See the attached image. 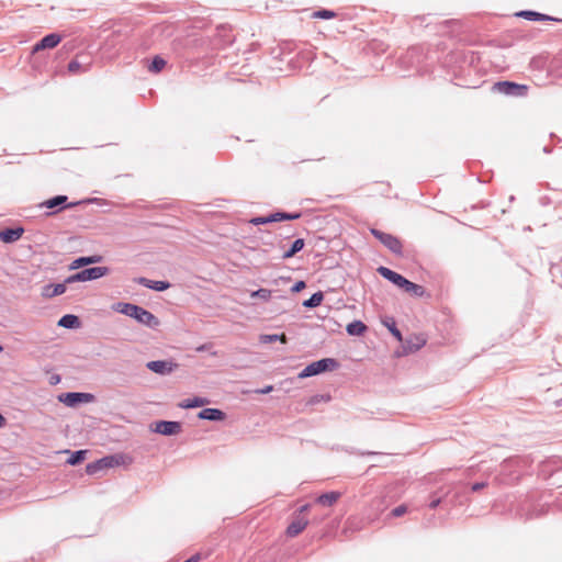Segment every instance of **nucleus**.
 Segmentation results:
<instances>
[{
    "instance_id": "nucleus-27",
    "label": "nucleus",
    "mask_w": 562,
    "mask_h": 562,
    "mask_svg": "<svg viewBox=\"0 0 562 562\" xmlns=\"http://www.w3.org/2000/svg\"><path fill=\"white\" fill-rule=\"evenodd\" d=\"M346 330L350 336H361L367 330V326L361 321H353L347 325Z\"/></svg>"
},
{
    "instance_id": "nucleus-3",
    "label": "nucleus",
    "mask_w": 562,
    "mask_h": 562,
    "mask_svg": "<svg viewBox=\"0 0 562 562\" xmlns=\"http://www.w3.org/2000/svg\"><path fill=\"white\" fill-rule=\"evenodd\" d=\"M371 234L379 239L390 251L395 255L403 254L402 241L394 235L381 232L376 228L371 229Z\"/></svg>"
},
{
    "instance_id": "nucleus-20",
    "label": "nucleus",
    "mask_w": 562,
    "mask_h": 562,
    "mask_svg": "<svg viewBox=\"0 0 562 562\" xmlns=\"http://www.w3.org/2000/svg\"><path fill=\"white\" fill-rule=\"evenodd\" d=\"M341 497V493L340 492H337V491H333V492H328V493H324L322 495H319L317 498H316V503L322 505V506H326V507H330L333 506L339 498Z\"/></svg>"
},
{
    "instance_id": "nucleus-18",
    "label": "nucleus",
    "mask_w": 562,
    "mask_h": 562,
    "mask_svg": "<svg viewBox=\"0 0 562 562\" xmlns=\"http://www.w3.org/2000/svg\"><path fill=\"white\" fill-rule=\"evenodd\" d=\"M198 417L200 419L220 422V420H224L226 415L223 411H221L218 408H204L198 414Z\"/></svg>"
},
{
    "instance_id": "nucleus-41",
    "label": "nucleus",
    "mask_w": 562,
    "mask_h": 562,
    "mask_svg": "<svg viewBox=\"0 0 562 562\" xmlns=\"http://www.w3.org/2000/svg\"><path fill=\"white\" fill-rule=\"evenodd\" d=\"M216 31L220 33V32H233V27L232 25H228V24H218L216 26Z\"/></svg>"
},
{
    "instance_id": "nucleus-34",
    "label": "nucleus",
    "mask_w": 562,
    "mask_h": 562,
    "mask_svg": "<svg viewBox=\"0 0 562 562\" xmlns=\"http://www.w3.org/2000/svg\"><path fill=\"white\" fill-rule=\"evenodd\" d=\"M272 293H273L272 290L261 288V289H258L256 291H252L250 293V296L252 299L258 297V299L267 302V301H269L272 297Z\"/></svg>"
},
{
    "instance_id": "nucleus-2",
    "label": "nucleus",
    "mask_w": 562,
    "mask_h": 562,
    "mask_svg": "<svg viewBox=\"0 0 562 562\" xmlns=\"http://www.w3.org/2000/svg\"><path fill=\"white\" fill-rule=\"evenodd\" d=\"M110 273V269L108 267H92L83 269L75 274L69 276L66 279V283H75V282H86L91 280H97Z\"/></svg>"
},
{
    "instance_id": "nucleus-28",
    "label": "nucleus",
    "mask_w": 562,
    "mask_h": 562,
    "mask_svg": "<svg viewBox=\"0 0 562 562\" xmlns=\"http://www.w3.org/2000/svg\"><path fill=\"white\" fill-rule=\"evenodd\" d=\"M402 289L416 297H420L425 294V289L422 285L411 282L409 280L406 281V284Z\"/></svg>"
},
{
    "instance_id": "nucleus-26",
    "label": "nucleus",
    "mask_w": 562,
    "mask_h": 562,
    "mask_svg": "<svg viewBox=\"0 0 562 562\" xmlns=\"http://www.w3.org/2000/svg\"><path fill=\"white\" fill-rule=\"evenodd\" d=\"M137 305L135 304H132V303H123V302H117L115 304L112 305V310L114 312H117V313H121V314H124L126 316H130L132 317L133 313H134V310L136 308Z\"/></svg>"
},
{
    "instance_id": "nucleus-19",
    "label": "nucleus",
    "mask_w": 562,
    "mask_h": 562,
    "mask_svg": "<svg viewBox=\"0 0 562 562\" xmlns=\"http://www.w3.org/2000/svg\"><path fill=\"white\" fill-rule=\"evenodd\" d=\"M67 200H68V198L66 195H56V196L43 202L41 204V206L47 207V209L59 207L61 210L64 207H72V206L77 205V203H70L68 205H65Z\"/></svg>"
},
{
    "instance_id": "nucleus-49",
    "label": "nucleus",
    "mask_w": 562,
    "mask_h": 562,
    "mask_svg": "<svg viewBox=\"0 0 562 562\" xmlns=\"http://www.w3.org/2000/svg\"><path fill=\"white\" fill-rule=\"evenodd\" d=\"M2 350H3V347L0 345V351H2Z\"/></svg>"
},
{
    "instance_id": "nucleus-30",
    "label": "nucleus",
    "mask_w": 562,
    "mask_h": 562,
    "mask_svg": "<svg viewBox=\"0 0 562 562\" xmlns=\"http://www.w3.org/2000/svg\"><path fill=\"white\" fill-rule=\"evenodd\" d=\"M323 300H324V294H323V292L318 291V292L314 293L308 300H305L303 302V306L307 307V308H314V307L321 305Z\"/></svg>"
},
{
    "instance_id": "nucleus-13",
    "label": "nucleus",
    "mask_w": 562,
    "mask_h": 562,
    "mask_svg": "<svg viewBox=\"0 0 562 562\" xmlns=\"http://www.w3.org/2000/svg\"><path fill=\"white\" fill-rule=\"evenodd\" d=\"M494 89L507 95H518L520 94L519 91L526 89V87L510 81H498L494 85Z\"/></svg>"
},
{
    "instance_id": "nucleus-7",
    "label": "nucleus",
    "mask_w": 562,
    "mask_h": 562,
    "mask_svg": "<svg viewBox=\"0 0 562 562\" xmlns=\"http://www.w3.org/2000/svg\"><path fill=\"white\" fill-rule=\"evenodd\" d=\"M120 464L117 456H108L87 465V473L95 474L100 470L114 468Z\"/></svg>"
},
{
    "instance_id": "nucleus-4",
    "label": "nucleus",
    "mask_w": 562,
    "mask_h": 562,
    "mask_svg": "<svg viewBox=\"0 0 562 562\" xmlns=\"http://www.w3.org/2000/svg\"><path fill=\"white\" fill-rule=\"evenodd\" d=\"M301 217V213L276 212L268 216H258L249 221L254 225L269 224L280 221H293Z\"/></svg>"
},
{
    "instance_id": "nucleus-24",
    "label": "nucleus",
    "mask_w": 562,
    "mask_h": 562,
    "mask_svg": "<svg viewBox=\"0 0 562 562\" xmlns=\"http://www.w3.org/2000/svg\"><path fill=\"white\" fill-rule=\"evenodd\" d=\"M209 404V400L205 397L194 396L192 398H187L179 403V407L181 408H194V407H202L204 405Z\"/></svg>"
},
{
    "instance_id": "nucleus-22",
    "label": "nucleus",
    "mask_w": 562,
    "mask_h": 562,
    "mask_svg": "<svg viewBox=\"0 0 562 562\" xmlns=\"http://www.w3.org/2000/svg\"><path fill=\"white\" fill-rule=\"evenodd\" d=\"M426 345V339L423 336H414L405 341L404 348L407 352L418 351Z\"/></svg>"
},
{
    "instance_id": "nucleus-32",
    "label": "nucleus",
    "mask_w": 562,
    "mask_h": 562,
    "mask_svg": "<svg viewBox=\"0 0 562 562\" xmlns=\"http://www.w3.org/2000/svg\"><path fill=\"white\" fill-rule=\"evenodd\" d=\"M277 340H280L282 344H285L286 342V336L284 334H281V335H277V334L267 335V334H263V335L259 336V341L261 344H271V342H274Z\"/></svg>"
},
{
    "instance_id": "nucleus-12",
    "label": "nucleus",
    "mask_w": 562,
    "mask_h": 562,
    "mask_svg": "<svg viewBox=\"0 0 562 562\" xmlns=\"http://www.w3.org/2000/svg\"><path fill=\"white\" fill-rule=\"evenodd\" d=\"M378 272L380 276H382L383 278H385L386 280H389L390 282H392L400 289H402L406 284V281H407L406 278H404L402 274H400L386 267H383V266L379 267Z\"/></svg>"
},
{
    "instance_id": "nucleus-48",
    "label": "nucleus",
    "mask_w": 562,
    "mask_h": 562,
    "mask_svg": "<svg viewBox=\"0 0 562 562\" xmlns=\"http://www.w3.org/2000/svg\"><path fill=\"white\" fill-rule=\"evenodd\" d=\"M47 35L55 36V35H60V34H59V33H57V32H52V33H48Z\"/></svg>"
},
{
    "instance_id": "nucleus-17",
    "label": "nucleus",
    "mask_w": 562,
    "mask_h": 562,
    "mask_svg": "<svg viewBox=\"0 0 562 562\" xmlns=\"http://www.w3.org/2000/svg\"><path fill=\"white\" fill-rule=\"evenodd\" d=\"M66 281L57 284H46L42 289V296L50 299L57 295H61L66 292Z\"/></svg>"
},
{
    "instance_id": "nucleus-25",
    "label": "nucleus",
    "mask_w": 562,
    "mask_h": 562,
    "mask_svg": "<svg viewBox=\"0 0 562 562\" xmlns=\"http://www.w3.org/2000/svg\"><path fill=\"white\" fill-rule=\"evenodd\" d=\"M79 325H80V321H79L78 316L72 315V314L64 315L58 321V326L64 327V328H69V329L77 328V327H79Z\"/></svg>"
},
{
    "instance_id": "nucleus-31",
    "label": "nucleus",
    "mask_w": 562,
    "mask_h": 562,
    "mask_svg": "<svg viewBox=\"0 0 562 562\" xmlns=\"http://www.w3.org/2000/svg\"><path fill=\"white\" fill-rule=\"evenodd\" d=\"M165 66H166V60L160 56H155L147 68H148V71L157 74V72H160Z\"/></svg>"
},
{
    "instance_id": "nucleus-14",
    "label": "nucleus",
    "mask_w": 562,
    "mask_h": 562,
    "mask_svg": "<svg viewBox=\"0 0 562 562\" xmlns=\"http://www.w3.org/2000/svg\"><path fill=\"white\" fill-rule=\"evenodd\" d=\"M308 521L306 518L302 516H296L292 522L286 528V535L289 537H296L300 535L307 526Z\"/></svg>"
},
{
    "instance_id": "nucleus-8",
    "label": "nucleus",
    "mask_w": 562,
    "mask_h": 562,
    "mask_svg": "<svg viewBox=\"0 0 562 562\" xmlns=\"http://www.w3.org/2000/svg\"><path fill=\"white\" fill-rule=\"evenodd\" d=\"M93 395L90 393H80V392H68L64 393L59 396V401L69 407H74L79 403H88L91 402Z\"/></svg>"
},
{
    "instance_id": "nucleus-5",
    "label": "nucleus",
    "mask_w": 562,
    "mask_h": 562,
    "mask_svg": "<svg viewBox=\"0 0 562 562\" xmlns=\"http://www.w3.org/2000/svg\"><path fill=\"white\" fill-rule=\"evenodd\" d=\"M132 318L149 328H156L160 324L159 319L151 312L138 305L134 310Z\"/></svg>"
},
{
    "instance_id": "nucleus-36",
    "label": "nucleus",
    "mask_w": 562,
    "mask_h": 562,
    "mask_svg": "<svg viewBox=\"0 0 562 562\" xmlns=\"http://www.w3.org/2000/svg\"><path fill=\"white\" fill-rule=\"evenodd\" d=\"M408 508L406 505H400L391 512L392 517H401L407 513Z\"/></svg>"
},
{
    "instance_id": "nucleus-47",
    "label": "nucleus",
    "mask_w": 562,
    "mask_h": 562,
    "mask_svg": "<svg viewBox=\"0 0 562 562\" xmlns=\"http://www.w3.org/2000/svg\"><path fill=\"white\" fill-rule=\"evenodd\" d=\"M5 425V418L0 414V428Z\"/></svg>"
},
{
    "instance_id": "nucleus-6",
    "label": "nucleus",
    "mask_w": 562,
    "mask_h": 562,
    "mask_svg": "<svg viewBox=\"0 0 562 562\" xmlns=\"http://www.w3.org/2000/svg\"><path fill=\"white\" fill-rule=\"evenodd\" d=\"M146 368L157 374L167 375L172 373L178 364L171 360H155L147 362Z\"/></svg>"
},
{
    "instance_id": "nucleus-44",
    "label": "nucleus",
    "mask_w": 562,
    "mask_h": 562,
    "mask_svg": "<svg viewBox=\"0 0 562 562\" xmlns=\"http://www.w3.org/2000/svg\"><path fill=\"white\" fill-rule=\"evenodd\" d=\"M310 508H311V505L310 504H305V505L300 507L299 512H300V514H302V513L307 512Z\"/></svg>"
},
{
    "instance_id": "nucleus-11",
    "label": "nucleus",
    "mask_w": 562,
    "mask_h": 562,
    "mask_svg": "<svg viewBox=\"0 0 562 562\" xmlns=\"http://www.w3.org/2000/svg\"><path fill=\"white\" fill-rule=\"evenodd\" d=\"M515 16L522 18L528 21H554V22H561L562 20L553 18L548 14H543L533 10H521L515 13Z\"/></svg>"
},
{
    "instance_id": "nucleus-40",
    "label": "nucleus",
    "mask_w": 562,
    "mask_h": 562,
    "mask_svg": "<svg viewBox=\"0 0 562 562\" xmlns=\"http://www.w3.org/2000/svg\"><path fill=\"white\" fill-rule=\"evenodd\" d=\"M306 284L304 281H297L291 289V291L293 293H297L300 291H302L303 289H305Z\"/></svg>"
},
{
    "instance_id": "nucleus-35",
    "label": "nucleus",
    "mask_w": 562,
    "mask_h": 562,
    "mask_svg": "<svg viewBox=\"0 0 562 562\" xmlns=\"http://www.w3.org/2000/svg\"><path fill=\"white\" fill-rule=\"evenodd\" d=\"M86 451L85 450H78L71 453L70 458L67 460V462L70 465H77L81 463L85 460Z\"/></svg>"
},
{
    "instance_id": "nucleus-46",
    "label": "nucleus",
    "mask_w": 562,
    "mask_h": 562,
    "mask_svg": "<svg viewBox=\"0 0 562 562\" xmlns=\"http://www.w3.org/2000/svg\"><path fill=\"white\" fill-rule=\"evenodd\" d=\"M111 35H116V36H120V35H127L126 33H123L121 30H113Z\"/></svg>"
},
{
    "instance_id": "nucleus-39",
    "label": "nucleus",
    "mask_w": 562,
    "mask_h": 562,
    "mask_svg": "<svg viewBox=\"0 0 562 562\" xmlns=\"http://www.w3.org/2000/svg\"><path fill=\"white\" fill-rule=\"evenodd\" d=\"M81 64L78 59H74L68 64V70L72 74H76L80 70Z\"/></svg>"
},
{
    "instance_id": "nucleus-21",
    "label": "nucleus",
    "mask_w": 562,
    "mask_h": 562,
    "mask_svg": "<svg viewBox=\"0 0 562 562\" xmlns=\"http://www.w3.org/2000/svg\"><path fill=\"white\" fill-rule=\"evenodd\" d=\"M101 260H102V257L99 255L89 256V257H79L70 263L69 269L75 270L80 267L89 266L92 263H98Z\"/></svg>"
},
{
    "instance_id": "nucleus-10",
    "label": "nucleus",
    "mask_w": 562,
    "mask_h": 562,
    "mask_svg": "<svg viewBox=\"0 0 562 562\" xmlns=\"http://www.w3.org/2000/svg\"><path fill=\"white\" fill-rule=\"evenodd\" d=\"M461 31V22L458 20H445L436 24L435 35H449Z\"/></svg>"
},
{
    "instance_id": "nucleus-38",
    "label": "nucleus",
    "mask_w": 562,
    "mask_h": 562,
    "mask_svg": "<svg viewBox=\"0 0 562 562\" xmlns=\"http://www.w3.org/2000/svg\"><path fill=\"white\" fill-rule=\"evenodd\" d=\"M442 501V497L441 496H437V494H432L431 497H430V502L428 504V506L432 509L437 508L439 506V504L441 503Z\"/></svg>"
},
{
    "instance_id": "nucleus-43",
    "label": "nucleus",
    "mask_w": 562,
    "mask_h": 562,
    "mask_svg": "<svg viewBox=\"0 0 562 562\" xmlns=\"http://www.w3.org/2000/svg\"><path fill=\"white\" fill-rule=\"evenodd\" d=\"M272 390H273V386H272V385H267L266 387L260 389V390H256L255 392H256V393H259V394H268V393H270Z\"/></svg>"
},
{
    "instance_id": "nucleus-37",
    "label": "nucleus",
    "mask_w": 562,
    "mask_h": 562,
    "mask_svg": "<svg viewBox=\"0 0 562 562\" xmlns=\"http://www.w3.org/2000/svg\"><path fill=\"white\" fill-rule=\"evenodd\" d=\"M389 330L391 331V334L398 340V341H402V334L401 331L396 328L395 326V323L393 322L391 325L386 324Z\"/></svg>"
},
{
    "instance_id": "nucleus-29",
    "label": "nucleus",
    "mask_w": 562,
    "mask_h": 562,
    "mask_svg": "<svg viewBox=\"0 0 562 562\" xmlns=\"http://www.w3.org/2000/svg\"><path fill=\"white\" fill-rule=\"evenodd\" d=\"M304 245H305L304 239H302V238L295 239L293 241L292 246L290 247V249L286 250L282 255V258L283 259L292 258L295 254H297L299 251H301L303 249Z\"/></svg>"
},
{
    "instance_id": "nucleus-23",
    "label": "nucleus",
    "mask_w": 562,
    "mask_h": 562,
    "mask_svg": "<svg viewBox=\"0 0 562 562\" xmlns=\"http://www.w3.org/2000/svg\"><path fill=\"white\" fill-rule=\"evenodd\" d=\"M60 40L61 37H42V41L33 47L32 52L37 53L46 48H54L59 44Z\"/></svg>"
},
{
    "instance_id": "nucleus-9",
    "label": "nucleus",
    "mask_w": 562,
    "mask_h": 562,
    "mask_svg": "<svg viewBox=\"0 0 562 562\" xmlns=\"http://www.w3.org/2000/svg\"><path fill=\"white\" fill-rule=\"evenodd\" d=\"M153 430L164 436H172L181 432L182 425L179 422L160 420L155 424Z\"/></svg>"
},
{
    "instance_id": "nucleus-15",
    "label": "nucleus",
    "mask_w": 562,
    "mask_h": 562,
    "mask_svg": "<svg viewBox=\"0 0 562 562\" xmlns=\"http://www.w3.org/2000/svg\"><path fill=\"white\" fill-rule=\"evenodd\" d=\"M135 282L155 291H165L170 288V283L167 281H154L144 277L135 279Z\"/></svg>"
},
{
    "instance_id": "nucleus-42",
    "label": "nucleus",
    "mask_w": 562,
    "mask_h": 562,
    "mask_svg": "<svg viewBox=\"0 0 562 562\" xmlns=\"http://www.w3.org/2000/svg\"><path fill=\"white\" fill-rule=\"evenodd\" d=\"M486 485H487L486 482H477V483H474L471 488L473 492H479L482 488H484Z\"/></svg>"
},
{
    "instance_id": "nucleus-1",
    "label": "nucleus",
    "mask_w": 562,
    "mask_h": 562,
    "mask_svg": "<svg viewBox=\"0 0 562 562\" xmlns=\"http://www.w3.org/2000/svg\"><path fill=\"white\" fill-rule=\"evenodd\" d=\"M339 367V363L336 359L333 358H324L318 361H314L306 366L300 373L299 378L304 379L308 376H313L319 374L325 371H331Z\"/></svg>"
},
{
    "instance_id": "nucleus-33",
    "label": "nucleus",
    "mask_w": 562,
    "mask_h": 562,
    "mask_svg": "<svg viewBox=\"0 0 562 562\" xmlns=\"http://www.w3.org/2000/svg\"><path fill=\"white\" fill-rule=\"evenodd\" d=\"M310 15L313 19L328 20V19L335 18L337 15V13L329 9H321V10L313 11Z\"/></svg>"
},
{
    "instance_id": "nucleus-16",
    "label": "nucleus",
    "mask_w": 562,
    "mask_h": 562,
    "mask_svg": "<svg viewBox=\"0 0 562 562\" xmlns=\"http://www.w3.org/2000/svg\"><path fill=\"white\" fill-rule=\"evenodd\" d=\"M23 233V227L5 228L0 232V239L5 244H11L19 240Z\"/></svg>"
},
{
    "instance_id": "nucleus-45",
    "label": "nucleus",
    "mask_w": 562,
    "mask_h": 562,
    "mask_svg": "<svg viewBox=\"0 0 562 562\" xmlns=\"http://www.w3.org/2000/svg\"><path fill=\"white\" fill-rule=\"evenodd\" d=\"M209 349V345L204 344L196 348V351L202 352Z\"/></svg>"
}]
</instances>
